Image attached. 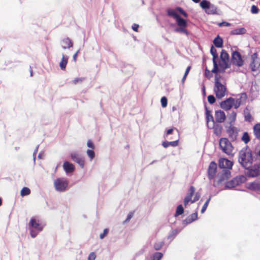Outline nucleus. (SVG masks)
Here are the masks:
<instances>
[{
    "label": "nucleus",
    "instance_id": "nucleus-13",
    "mask_svg": "<svg viewBox=\"0 0 260 260\" xmlns=\"http://www.w3.org/2000/svg\"><path fill=\"white\" fill-rule=\"evenodd\" d=\"M235 99L232 98H229L226 100L223 101L220 103V107L224 110H230L234 105Z\"/></svg>",
    "mask_w": 260,
    "mask_h": 260
},
{
    "label": "nucleus",
    "instance_id": "nucleus-54",
    "mask_svg": "<svg viewBox=\"0 0 260 260\" xmlns=\"http://www.w3.org/2000/svg\"><path fill=\"white\" fill-rule=\"evenodd\" d=\"M174 129H176V130L177 131V132H178V130H177V129L176 128H170V129H168V130L167 131V132H166V136H168V135H169L172 134V133H173V131H174Z\"/></svg>",
    "mask_w": 260,
    "mask_h": 260
},
{
    "label": "nucleus",
    "instance_id": "nucleus-30",
    "mask_svg": "<svg viewBox=\"0 0 260 260\" xmlns=\"http://www.w3.org/2000/svg\"><path fill=\"white\" fill-rule=\"evenodd\" d=\"M167 12L168 16L172 17L175 19L179 16V15L177 13L176 10L174 9H168Z\"/></svg>",
    "mask_w": 260,
    "mask_h": 260
},
{
    "label": "nucleus",
    "instance_id": "nucleus-4",
    "mask_svg": "<svg viewBox=\"0 0 260 260\" xmlns=\"http://www.w3.org/2000/svg\"><path fill=\"white\" fill-rule=\"evenodd\" d=\"M219 147L227 155H233L234 147L227 138H221L219 140Z\"/></svg>",
    "mask_w": 260,
    "mask_h": 260
},
{
    "label": "nucleus",
    "instance_id": "nucleus-19",
    "mask_svg": "<svg viewBox=\"0 0 260 260\" xmlns=\"http://www.w3.org/2000/svg\"><path fill=\"white\" fill-rule=\"evenodd\" d=\"M227 133L231 139L235 140L237 139L238 133L235 127L230 126L227 129Z\"/></svg>",
    "mask_w": 260,
    "mask_h": 260
},
{
    "label": "nucleus",
    "instance_id": "nucleus-16",
    "mask_svg": "<svg viewBox=\"0 0 260 260\" xmlns=\"http://www.w3.org/2000/svg\"><path fill=\"white\" fill-rule=\"evenodd\" d=\"M216 121L218 123L223 122L226 118L224 112L221 110L216 111L215 113Z\"/></svg>",
    "mask_w": 260,
    "mask_h": 260
},
{
    "label": "nucleus",
    "instance_id": "nucleus-21",
    "mask_svg": "<svg viewBox=\"0 0 260 260\" xmlns=\"http://www.w3.org/2000/svg\"><path fill=\"white\" fill-rule=\"evenodd\" d=\"M63 168L66 173H72L75 170V167L73 164L69 162L68 161H65L63 165Z\"/></svg>",
    "mask_w": 260,
    "mask_h": 260
},
{
    "label": "nucleus",
    "instance_id": "nucleus-32",
    "mask_svg": "<svg viewBox=\"0 0 260 260\" xmlns=\"http://www.w3.org/2000/svg\"><path fill=\"white\" fill-rule=\"evenodd\" d=\"M184 212V209L182 205H179L177 206L176 213L175 214V216H178L180 215H181Z\"/></svg>",
    "mask_w": 260,
    "mask_h": 260
},
{
    "label": "nucleus",
    "instance_id": "nucleus-3",
    "mask_svg": "<svg viewBox=\"0 0 260 260\" xmlns=\"http://www.w3.org/2000/svg\"><path fill=\"white\" fill-rule=\"evenodd\" d=\"M200 198V194L197 192L195 193V188L193 186H191L188 190V192L185 197L183 203L186 207L189 202L193 203L198 201Z\"/></svg>",
    "mask_w": 260,
    "mask_h": 260
},
{
    "label": "nucleus",
    "instance_id": "nucleus-52",
    "mask_svg": "<svg viewBox=\"0 0 260 260\" xmlns=\"http://www.w3.org/2000/svg\"><path fill=\"white\" fill-rule=\"evenodd\" d=\"M96 258V254L94 252H91L88 257L87 260H95Z\"/></svg>",
    "mask_w": 260,
    "mask_h": 260
},
{
    "label": "nucleus",
    "instance_id": "nucleus-6",
    "mask_svg": "<svg viewBox=\"0 0 260 260\" xmlns=\"http://www.w3.org/2000/svg\"><path fill=\"white\" fill-rule=\"evenodd\" d=\"M214 92L217 99H220L224 96L226 93L227 89L225 85L220 82H215Z\"/></svg>",
    "mask_w": 260,
    "mask_h": 260
},
{
    "label": "nucleus",
    "instance_id": "nucleus-31",
    "mask_svg": "<svg viewBox=\"0 0 260 260\" xmlns=\"http://www.w3.org/2000/svg\"><path fill=\"white\" fill-rule=\"evenodd\" d=\"M211 4L207 0H203L200 3V7L204 10H206Z\"/></svg>",
    "mask_w": 260,
    "mask_h": 260
},
{
    "label": "nucleus",
    "instance_id": "nucleus-51",
    "mask_svg": "<svg viewBox=\"0 0 260 260\" xmlns=\"http://www.w3.org/2000/svg\"><path fill=\"white\" fill-rule=\"evenodd\" d=\"M87 145L89 148L92 149V150L95 148V146L91 140H88Z\"/></svg>",
    "mask_w": 260,
    "mask_h": 260
},
{
    "label": "nucleus",
    "instance_id": "nucleus-11",
    "mask_svg": "<svg viewBox=\"0 0 260 260\" xmlns=\"http://www.w3.org/2000/svg\"><path fill=\"white\" fill-rule=\"evenodd\" d=\"M232 62L235 65L238 67H241L243 64V60L240 53L235 51L233 52L232 55Z\"/></svg>",
    "mask_w": 260,
    "mask_h": 260
},
{
    "label": "nucleus",
    "instance_id": "nucleus-62",
    "mask_svg": "<svg viewBox=\"0 0 260 260\" xmlns=\"http://www.w3.org/2000/svg\"><path fill=\"white\" fill-rule=\"evenodd\" d=\"M210 74H211L209 70H208L207 69H206V71H205L206 76H207L208 78H210L211 77Z\"/></svg>",
    "mask_w": 260,
    "mask_h": 260
},
{
    "label": "nucleus",
    "instance_id": "nucleus-12",
    "mask_svg": "<svg viewBox=\"0 0 260 260\" xmlns=\"http://www.w3.org/2000/svg\"><path fill=\"white\" fill-rule=\"evenodd\" d=\"M72 159L75 162L77 163L82 168L84 166V159L79 154L73 152L71 154Z\"/></svg>",
    "mask_w": 260,
    "mask_h": 260
},
{
    "label": "nucleus",
    "instance_id": "nucleus-48",
    "mask_svg": "<svg viewBox=\"0 0 260 260\" xmlns=\"http://www.w3.org/2000/svg\"><path fill=\"white\" fill-rule=\"evenodd\" d=\"M108 232H109V230L108 229H105L104 230L103 233L100 234V239H103L105 236H106L108 235Z\"/></svg>",
    "mask_w": 260,
    "mask_h": 260
},
{
    "label": "nucleus",
    "instance_id": "nucleus-36",
    "mask_svg": "<svg viewBox=\"0 0 260 260\" xmlns=\"http://www.w3.org/2000/svg\"><path fill=\"white\" fill-rule=\"evenodd\" d=\"M30 193V190L29 188L24 187L21 190V195L22 196H25L29 195Z\"/></svg>",
    "mask_w": 260,
    "mask_h": 260
},
{
    "label": "nucleus",
    "instance_id": "nucleus-17",
    "mask_svg": "<svg viewBox=\"0 0 260 260\" xmlns=\"http://www.w3.org/2000/svg\"><path fill=\"white\" fill-rule=\"evenodd\" d=\"M210 128L213 129L214 134L216 136H220L221 135L222 127L221 125L215 124V122H214V124L212 123V125H210Z\"/></svg>",
    "mask_w": 260,
    "mask_h": 260
},
{
    "label": "nucleus",
    "instance_id": "nucleus-34",
    "mask_svg": "<svg viewBox=\"0 0 260 260\" xmlns=\"http://www.w3.org/2000/svg\"><path fill=\"white\" fill-rule=\"evenodd\" d=\"M241 139L245 144H247L250 140V137L249 136L248 133L244 132Z\"/></svg>",
    "mask_w": 260,
    "mask_h": 260
},
{
    "label": "nucleus",
    "instance_id": "nucleus-7",
    "mask_svg": "<svg viewBox=\"0 0 260 260\" xmlns=\"http://www.w3.org/2000/svg\"><path fill=\"white\" fill-rule=\"evenodd\" d=\"M246 180V178L243 175L236 176L231 180L226 182L225 188L231 189L245 182Z\"/></svg>",
    "mask_w": 260,
    "mask_h": 260
},
{
    "label": "nucleus",
    "instance_id": "nucleus-29",
    "mask_svg": "<svg viewBox=\"0 0 260 260\" xmlns=\"http://www.w3.org/2000/svg\"><path fill=\"white\" fill-rule=\"evenodd\" d=\"M246 31V29L244 27H242L240 28H237L231 31V34L232 35H243L244 34Z\"/></svg>",
    "mask_w": 260,
    "mask_h": 260
},
{
    "label": "nucleus",
    "instance_id": "nucleus-39",
    "mask_svg": "<svg viewBox=\"0 0 260 260\" xmlns=\"http://www.w3.org/2000/svg\"><path fill=\"white\" fill-rule=\"evenodd\" d=\"M211 197H210L209 198V199L206 201V202L205 203L204 205H203V206L202 207V208L201 209V213H203L206 210L209 204V202L210 201V200H211Z\"/></svg>",
    "mask_w": 260,
    "mask_h": 260
},
{
    "label": "nucleus",
    "instance_id": "nucleus-33",
    "mask_svg": "<svg viewBox=\"0 0 260 260\" xmlns=\"http://www.w3.org/2000/svg\"><path fill=\"white\" fill-rule=\"evenodd\" d=\"M210 52L213 56V61L216 60L218 58V54L216 49L213 46L211 47Z\"/></svg>",
    "mask_w": 260,
    "mask_h": 260
},
{
    "label": "nucleus",
    "instance_id": "nucleus-22",
    "mask_svg": "<svg viewBox=\"0 0 260 260\" xmlns=\"http://www.w3.org/2000/svg\"><path fill=\"white\" fill-rule=\"evenodd\" d=\"M62 47L63 49L70 48L73 47V44L72 40L69 38H66L62 40Z\"/></svg>",
    "mask_w": 260,
    "mask_h": 260
},
{
    "label": "nucleus",
    "instance_id": "nucleus-46",
    "mask_svg": "<svg viewBox=\"0 0 260 260\" xmlns=\"http://www.w3.org/2000/svg\"><path fill=\"white\" fill-rule=\"evenodd\" d=\"M259 12L258 8L255 5H252L251 7V12L252 14H257Z\"/></svg>",
    "mask_w": 260,
    "mask_h": 260
},
{
    "label": "nucleus",
    "instance_id": "nucleus-20",
    "mask_svg": "<svg viewBox=\"0 0 260 260\" xmlns=\"http://www.w3.org/2000/svg\"><path fill=\"white\" fill-rule=\"evenodd\" d=\"M198 218V213L196 212L195 213H193L188 216H187L185 220H183V224H188L193 221L197 220Z\"/></svg>",
    "mask_w": 260,
    "mask_h": 260
},
{
    "label": "nucleus",
    "instance_id": "nucleus-8",
    "mask_svg": "<svg viewBox=\"0 0 260 260\" xmlns=\"http://www.w3.org/2000/svg\"><path fill=\"white\" fill-rule=\"evenodd\" d=\"M54 184L56 190L63 191L68 185V182L65 178H57L54 180Z\"/></svg>",
    "mask_w": 260,
    "mask_h": 260
},
{
    "label": "nucleus",
    "instance_id": "nucleus-37",
    "mask_svg": "<svg viewBox=\"0 0 260 260\" xmlns=\"http://www.w3.org/2000/svg\"><path fill=\"white\" fill-rule=\"evenodd\" d=\"M162 255V253L161 252H155L152 256V260H160Z\"/></svg>",
    "mask_w": 260,
    "mask_h": 260
},
{
    "label": "nucleus",
    "instance_id": "nucleus-43",
    "mask_svg": "<svg viewBox=\"0 0 260 260\" xmlns=\"http://www.w3.org/2000/svg\"><path fill=\"white\" fill-rule=\"evenodd\" d=\"M85 79V78L81 77V78H76L74 80H73L72 82L74 84H77L79 83H81Z\"/></svg>",
    "mask_w": 260,
    "mask_h": 260
},
{
    "label": "nucleus",
    "instance_id": "nucleus-10",
    "mask_svg": "<svg viewBox=\"0 0 260 260\" xmlns=\"http://www.w3.org/2000/svg\"><path fill=\"white\" fill-rule=\"evenodd\" d=\"M217 172V164L215 161H211L208 168V178L210 180L213 179Z\"/></svg>",
    "mask_w": 260,
    "mask_h": 260
},
{
    "label": "nucleus",
    "instance_id": "nucleus-24",
    "mask_svg": "<svg viewBox=\"0 0 260 260\" xmlns=\"http://www.w3.org/2000/svg\"><path fill=\"white\" fill-rule=\"evenodd\" d=\"M68 61V57L62 55V57L60 62H59V67L62 70H64Z\"/></svg>",
    "mask_w": 260,
    "mask_h": 260
},
{
    "label": "nucleus",
    "instance_id": "nucleus-60",
    "mask_svg": "<svg viewBox=\"0 0 260 260\" xmlns=\"http://www.w3.org/2000/svg\"><path fill=\"white\" fill-rule=\"evenodd\" d=\"M79 52V50H78L73 55V60H74V61H76V60H77V56H78V54Z\"/></svg>",
    "mask_w": 260,
    "mask_h": 260
},
{
    "label": "nucleus",
    "instance_id": "nucleus-59",
    "mask_svg": "<svg viewBox=\"0 0 260 260\" xmlns=\"http://www.w3.org/2000/svg\"><path fill=\"white\" fill-rule=\"evenodd\" d=\"M190 69H191V67L190 66H188L186 69V71L185 72V73H184V75L185 76H187L190 70Z\"/></svg>",
    "mask_w": 260,
    "mask_h": 260
},
{
    "label": "nucleus",
    "instance_id": "nucleus-26",
    "mask_svg": "<svg viewBox=\"0 0 260 260\" xmlns=\"http://www.w3.org/2000/svg\"><path fill=\"white\" fill-rule=\"evenodd\" d=\"M253 133L256 139H260V123H257L254 125Z\"/></svg>",
    "mask_w": 260,
    "mask_h": 260
},
{
    "label": "nucleus",
    "instance_id": "nucleus-44",
    "mask_svg": "<svg viewBox=\"0 0 260 260\" xmlns=\"http://www.w3.org/2000/svg\"><path fill=\"white\" fill-rule=\"evenodd\" d=\"M160 102H161V106L163 108H165L167 107L168 102H167V99L166 97H165V96L162 97L161 99Z\"/></svg>",
    "mask_w": 260,
    "mask_h": 260
},
{
    "label": "nucleus",
    "instance_id": "nucleus-47",
    "mask_svg": "<svg viewBox=\"0 0 260 260\" xmlns=\"http://www.w3.org/2000/svg\"><path fill=\"white\" fill-rule=\"evenodd\" d=\"M208 101L210 104H213L215 102V98L213 95H210L208 96Z\"/></svg>",
    "mask_w": 260,
    "mask_h": 260
},
{
    "label": "nucleus",
    "instance_id": "nucleus-38",
    "mask_svg": "<svg viewBox=\"0 0 260 260\" xmlns=\"http://www.w3.org/2000/svg\"><path fill=\"white\" fill-rule=\"evenodd\" d=\"M164 245V242L163 241L156 242L154 244V248L156 250H158L160 249Z\"/></svg>",
    "mask_w": 260,
    "mask_h": 260
},
{
    "label": "nucleus",
    "instance_id": "nucleus-40",
    "mask_svg": "<svg viewBox=\"0 0 260 260\" xmlns=\"http://www.w3.org/2000/svg\"><path fill=\"white\" fill-rule=\"evenodd\" d=\"M86 153L88 156L90 158L91 160L95 156V153L92 149H88L87 150Z\"/></svg>",
    "mask_w": 260,
    "mask_h": 260
},
{
    "label": "nucleus",
    "instance_id": "nucleus-58",
    "mask_svg": "<svg viewBox=\"0 0 260 260\" xmlns=\"http://www.w3.org/2000/svg\"><path fill=\"white\" fill-rule=\"evenodd\" d=\"M162 145L164 148H167L170 146L169 142L164 141L162 142Z\"/></svg>",
    "mask_w": 260,
    "mask_h": 260
},
{
    "label": "nucleus",
    "instance_id": "nucleus-56",
    "mask_svg": "<svg viewBox=\"0 0 260 260\" xmlns=\"http://www.w3.org/2000/svg\"><path fill=\"white\" fill-rule=\"evenodd\" d=\"M240 105V101L239 100H237L236 101L234 102V104L233 106H234L235 108H238L239 106Z\"/></svg>",
    "mask_w": 260,
    "mask_h": 260
},
{
    "label": "nucleus",
    "instance_id": "nucleus-27",
    "mask_svg": "<svg viewBox=\"0 0 260 260\" xmlns=\"http://www.w3.org/2000/svg\"><path fill=\"white\" fill-rule=\"evenodd\" d=\"M213 44L218 48H221L223 46V40L221 38L218 36L213 41Z\"/></svg>",
    "mask_w": 260,
    "mask_h": 260
},
{
    "label": "nucleus",
    "instance_id": "nucleus-50",
    "mask_svg": "<svg viewBox=\"0 0 260 260\" xmlns=\"http://www.w3.org/2000/svg\"><path fill=\"white\" fill-rule=\"evenodd\" d=\"M134 215V212H131L127 215L126 219L124 220V223L128 222Z\"/></svg>",
    "mask_w": 260,
    "mask_h": 260
},
{
    "label": "nucleus",
    "instance_id": "nucleus-61",
    "mask_svg": "<svg viewBox=\"0 0 260 260\" xmlns=\"http://www.w3.org/2000/svg\"><path fill=\"white\" fill-rule=\"evenodd\" d=\"M220 78H221V77L220 75L216 74L215 76V82H217V81L220 82Z\"/></svg>",
    "mask_w": 260,
    "mask_h": 260
},
{
    "label": "nucleus",
    "instance_id": "nucleus-2",
    "mask_svg": "<svg viewBox=\"0 0 260 260\" xmlns=\"http://www.w3.org/2000/svg\"><path fill=\"white\" fill-rule=\"evenodd\" d=\"M30 231V235L32 238H35L38 235V232L43 230L44 226L40 220L34 218H31L28 224Z\"/></svg>",
    "mask_w": 260,
    "mask_h": 260
},
{
    "label": "nucleus",
    "instance_id": "nucleus-25",
    "mask_svg": "<svg viewBox=\"0 0 260 260\" xmlns=\"http://www.w3.org/2000/svg\"><path fill=\"white\" fill-rule=\"evenodd\" d=\"M205 12L208 14H217V7L214 5L211 4L206 10Z\"/></svg>",
    "mask_w": 260,
    "mask_h": 260
},
{
    "label": "nucleus",
    "instance_id": "nucleus-14",
    "mask_svg": "<svg viewBox=\"0 0 260 260\" xmlns=\"http://www.w3.org/2000/svg\"><path fill=\"white\" fill-rule=\"evenodd\" d=\"M248 175L252 177H255L260 175V166L258 165H254L247 169Z\"/></svg>",
    "mask_w": 260,
    "mask_h": 260
},
{
    "label": "nucleus",
    "instance_id": "nucleus-28",
    "mask_svg": "<svg viewBox=\"0 0 260 260\" xmlns=\"http://www.w3.org/2000/svg\"><path fill=\"white\" fill-rule=\"evenodd\" d=\"M177 25L180 27H186L187 22L185 20L179 16L176 19Z\"/></svg>",
    "mask_w": 260,
    "mask_h": 260
},
{
    "label": "nucleus",
    "instance_id": "nucleus-35",
    "mask_svg": "<svg viewBox=\"0 0 260 260\" xmlns=\"http://www.w3.org/2000/svg\"><path fill=\"white\" fill-rule=\"evenodd\" d=\"M176 32L184 33L186 35L189 34L188 30L186 29V27H180L175 29Z\"/></svg>",
    "mask_w": 260,
    "mask_h": 260
},
{
    "label": "nucleus",
    "instance_id": "nucleus-57",
    "mask_svg": "<svg viewBox=\"0 0 260 260\" xmlns=\"http://www.w3.org/2000/svg\"><path fill=\"white\" fill-rule=\"evenodd\" d=\"M257 57H258V55H257V53H254L251 55V59L252 61H255L256 59L257 58Z\"/></svg>",
    "mask_w": 260,
    "mask_h": 260
},
{
    "label": "nucleus",
    "instance_id": "nucleus-1",
    "mask_svg": "<svg viewBox=\"0 0 260 260\" xmlns=\"http://www.w3.org/2000/svg\"><path fill=\"white\" fill-rule=\"evenodd\" d=\"M238 161L246 169H248L251 167L253 157L251 151L248 147L243 148L240 151Z\"/></svg>",
    "mask_w": 260,
    "mask_h": 260
},
{
    "label": "nucleus",
    "instance_id": "nucleus-23",
    "mask_svg": "<svg viewBox=\"0 0 260 260\" xmlns=\"http://www.w3.org/2000/svg\"><path fill=\"white\" fill-rule=\"evenodd\" d=\"M206 120H207V126H208V127H210V124L209 123V121L211 120V122L214 124V120L213 117L212 115L211 111L208 110V109L207 108H206Z\"/></svg>",
    "mask_w": 260,
    "mask_h": 260
},
{
    "label": "nucleus",
    "instance_id": "nucleus-42",
    "mask_svg": "<svg viewBox=\"0 0 260 260\" xmlns=\"http://www.w3.org/2000/svg\"><path fill=\"white\" fill-rule=\"evenodd\" d=\"M213 63L214 67L213 70H212V72L217 74L218 71V67L216 60L213 61Z\"/></svg>",
    "mask_w": 260,
    "mask_h": 260
},
{
    "label": "nucleus",
    "instance_id": "nucleus-45",
    "mask_svg": "<svg viewBox=\"0 0 260 260\" xmlns=\"http://www.w3.org/2000/svg\"><path fill=\"white\" fill-rule=\"evenodd\" d=\"M237 116V113L233 111L229 116V118L231 120V122H234L236 120Z\"/></svg>",
    "mask_w": 260,
    "mask_h": 260
},
{
    "label": "nucleus",
    "instance_id": "nucleus-49",
    "mask_svg": "<svg viewBox=\"0 0 260 260\" xmlns=\"http://www.w3.org/2000/svg\"><path fill=\"white\" fill-rule=\"evenodd\" d=\"M170 146L172 147H176L179 145V139H177L175 141L169 142Z\"/></svg>",
    "mask_w": 260,
    "mask_h": 260
},
{
    "label": "nucleus",
    "instance_id": "nucleus-55",
    "mask_svg": "<svg viewBox=\"0 0 260 260\" xmlns=\"http://www.w3.org/2000/svg\"><path fill=\"white\" fill-rule=\"evenodd\" d=\"M139 26L138 24L134 23L132 25V29H133V30H134L136 32H138V28H139Z\"/></svg>",
    "mask_w": 260,
    "mask_h": 260
},
{
    "label": "nucleus",
    "instance_id": "nucleus-9",
    "mask_svg": "<svg viewBox=\"0 0 260 260\" xmlns=\"http://www.w3.org/2000/svg\"><path fill=\"white\" fill-rule=\"evenodd\" d=\"M220 61L219 62L220 67L223 70L230 68V66L229 62V56L228 53L224 50H222L221 52Z\"/></svg>",
    "mask_w": 260,
    "mask_h": 260
},
{
    "label": "nucleus",
    "instance_id": "nucleus-5",
    "mask_svg": "<svg viewBox=\"0 0 260 260\" xmlns=\"http://www.w3.org/2000/svg\"><path fill=\"white\" fill-rule=\"evenodd\" d=\"M231 177V172L228 170H223L220 172L217 176V179L213 182V186H218L225 182Z\"/></svg>",
    "mask_w": 260,
    "mask_h": 260
},
{
    "label": "nucleus",
    "instance_id": "nucleus-63",
    "mask_svg": "<svg viewBox=\"0 0 260 260\" xmlns=\"http://www.w3.org/2000/svg\"><path fill=\"white\" fill-rule=\"evenodd\" d=\"M177 10L178 12H179L181 14H182L183 13V12H184V11L180 7H177Z\"/></svg>",
    "mask_w": 260,
    "mask_h": 260
},
{
    "label": "nucleus",
    "instance_id": "nucleus-64",
    "mask_svg": "<svg viewBox=\"0 0 260 260\" xmlns=\"http://www.w3.org/2000/svg\"><path fill=\"white\" fill-rule=\"evenodd\" d=\"M177 234L176 231H174L172 232L171 235L168 237V238H170L172 237V236H175Z\"/></svg>",
    "mask_w": 260,
    "mask_h": 260
},
{
    "label": "nucleus",
    "instance_id": "nucleus-53",
    "mask_svg": "<svg viewBox=\"0 0 260 260\" xmlns=\"http://www.w3.org/2000/svg\"><path fill=\"white\" fill-rule=\"evenodd\" d=\"M218 25L219 26H230L231 25V24L229 22L224 21L219 23Z\"/></svg>",
    "mask_w": 260,
    "mask_h": 260
},
{
    "label": "nucleus",
    "instance_id": "nucleus-18",
    "mask_svg": "<svg viewBox=\"0 0 260 260\" xmlns=\"http://www.w3.org/2000/svg\"><path fill=\"white\" fill-rule=\"evenodd\" d=\"M247 188L253 190H260V180L248 183Z\"/></svg>",
    "mask_w": 260,
    "mask_h": 260
},
{
    "label": "nucleus",
    "instance_id": "nucleus-41",
    "mask_svg": "<svg viewBox=\"0 0 260 260\" xmlns=\"http://www.w3.org/2000/svg\"><path fill=\"white\" fill-rule=\"evenodd\" d=\"M250 67L252 71H256L258 67L256 66L255 61H252L250 64Z\"/></svg>",
    "mask_w": 260,
    "mask_h": 260
},
{
    "label": "nucleus",
    "instance_id": "nucleus-15",
    "mask_svg": "<svg viewBox=\"0 0 260 260\" xmlns=\"http://www.w3.org/2000/svg\"><path fill=\"white\" fill-rule=\"evenodd\" d=\"M233 166V162L226 158H220L219 160V167L220 168L231 169Z\"/></svg>",
    "mask_w": 260,
    "mask_h": 260
}]
</instances>
